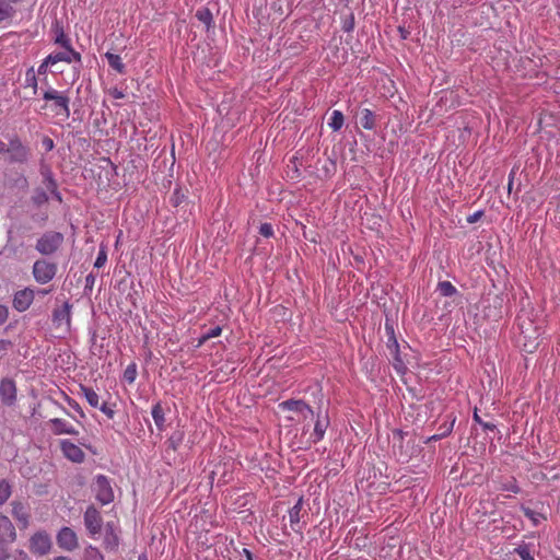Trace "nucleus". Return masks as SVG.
<instances>
[{"label": "nucleus", "instance_id": "nucleus-3", "mask_svg": "<svg viewBox=\"0 0 560 560\" xmlns=\"http://www.w3.org/2000/svg\"><path fill=\"white\" fill-rule=\"evenodd\" d=\"M63 235L59 232L49 231L44 233L36 243V249L42 255H51L62 245Z\"/></svg>", "mask_w": 560, "mask_h": 560}, {"label": "nucleus", "instance_id": "nucleus-48", "mask_svg": "<svg viewBox=\"0 0 560 560\" xmlns=\"http://www.w3.org/2000/svg\"><path fill=\"white\" fill-rule=\"evenodd\" d=\"M103 413H105L109 419L114 417V410L110 409L106 402L100 405L97 407Z\"/></svg>", "mask_w": 560, "mask_h": 560}, {"label": "nucleus", "instance_id": "nucleus-40", "mask_svg": "<svg viewBox=\"0 0 560 560\" xmlns=\"http://www.w3.org/2000/svg\"><path fill=\"white\" fill-rule=\"evenodd\" d=\"M259 234L264 237H272L273 236V228L270 223H262L259 228Z\"/></svg>", "mask_w": 560, "mask_h": 560}, {"label": "nucleus", "instance_id": "nucleus-6", "mask_svg": "<svg viewBox=\"0 0 560 560\" xmlns=\"http://www.w3.org/2000/svg\"><path fill=\"white\" fill-rule=\"evenodd\" d=\"M35 299V291L31 288H24L14 293L12 306L15 311L22 313L30 308Z\"/></svg>", "mask_w": 560, "mask_h": 560}, {"label": "nucleus", "instance_id": "nucleus-32", "mask_svg": "<svg viewBox=\"0 0 560 560\" xmlns=\"http://www.w3.org/2000/svg\"><path fill=\"white\" fill-rule=\"evenodd\" d=\"M455 420H456V419H455V418H453V419L451 420V422L448 423V425H446V427H445L444 432H440V433H436V434H434V435H432V436H429V438L425 440V442H424V443L429 444V443H430V442H432V441H439V440H441V439H443V438L447 436V435L452 432V430H453V427H454Z\"/></svg>", "mask_w": 560, "mask_h": 560}, {"label": "nucleus", "instance_id": "nucleus-10", "mask_svg": "<svg viewBox=\"0 0 560 560\" xmlns=\"http://www.w3.org/2000/svg\"><path fill=\"white\" fill-rule=\"evenodd\" d=\"M57 544L61 549L72 551L78 547L77 534L70 527H62L57 535Z\"/></svg>", "mask_w": 560, "mask_h": 560}, {"label": "nucleus", "instance_id": "nucleus-64", "mask_svg": "<svg viewBox=\"0 0 560 560\" xmlns=\"http://www.w3.org/2000/svg\"><path fill=\"white\" fill-rule=\"evenodd\" d=\"M54 560H71V559L68 557H57Z\"/></svg>", "mask_w": 560, "mask_h": 560}, {"label": "nucleus", "instance_id": "nucleus-35", "mask_svg": "<svg viewBox=\"0 0 560 560\" xmlns=\"http://www.w3.org/2000/svg\"><path fill=\"white\" fill-rule=\"evenodd\" d=\"M43 175H44V184H45L46 188L50 192H56L57 183L54 179L51 172L49 170H47L46 172H43Z\"/></svg>", "mask_w": 560, "mask_h": 560}, {"label": "nucleus", "instance_id": "nucleus-15", "mask_svg": "<svg viewBox=\"0 0 560 560\" xmlns=\"http://www.w3.org/2000/svg\"><path fill=\"white\" fill-rule=\"evenodd\" d=\"M67 51L65 52H56L50 54L46 57V65H56L57 62L65 61L67 63H71L73 61H80L81 56L79 52L73 50L71 47L66 48Z\"/></svg>", "mask_w": 560, "mask_h": 560}, {"label": "nucleus", "instance_id": "nucleus-11", "mask_svg": "<svg viewBox=\"0 0 560 560\" xmlns=\"http://www.w3.org/2000/svg\"><path fill=\"white\" fill-rule=\"evenodd\" d=\"M16 539V530L13 523L5 515H0V545L12 544Z\"/></svg>", "mask_w": 560, "mask_h": 560}, {"label": "nucleus", "instance_id": "nucleus-20", "mask_svg": "<svg viewBox=\"0 0 560 560\" xmlns=\"http://www.w3.org/2000/svg\"><path fill=\"white\" fill-rule=\"evenodd\" d=\"M12 505V515L13 517L20 522L24 527L28 525L30 513L28 508L19 501H13Z\"/></svg>", "mask_w": 560, "mask_h": 560}, {"label": "nucleus", "instance_id": "nucleus-34", "mask_svg": "<svg viewBox=\"0 0 560 560\" xmlns=\"http://www.w3.org/2000/svg\"><path fill=\"white\" fill-rule=\"evenodd\" d=\"M137 378V364L130 363L124 371V380L132 384Z\"/></svg>", "mask_w": 560, "mask_h": 560}, {"label": "nucleus", "instance_id": "nucleus-50", "mask_svg": "<svg viewBox=\"0 0 560 560\" xmlns=\"http://www.w3.org/2000/svg\"><path fill=\"white\" fill-rule=\"evenodd\" d=\"M95 283V276L93 273H89L85 277V289H92Z\"/></svg>", "mask_w": 560, "mask_h": 560}, {"label": "nucleus", "instance_id": "nucleus-12", "mask_svg": "<svg viewBox=\"0 0 560 560\" xmlns=\"http://www.w3.org/2000/svg\"><path fill=\"white\" fill-rule=\"evenodd\" d=\"M0 398L4 405L11 406L16 399V386L13 380L3 378L0 382Z\"/></svg>", "mask_w": 560, "mask_h": 560}, {"label": "nucleus", "instance_id": "nucleus-22", "mask_svg": "<svg viewBox=\"0 0 560 560\" xmlns=\"http://www.w3.org/2000/svg\"><path fill=\"white\" fill-rule=\"evenodd\" d=\"M152 418L154 423L159 430H164L165 428V410L160 401L152 406L151 410Z\"/></svg>", "mask_w": 560, "mask_h": 560}, {"label": "nucleus", "instance_id": "nucleus-31", "mask_svg": "<svg viewBox=\"0 0 560 560\" xmlns=\"http://www.w3.org/2000/svg\"><path fill=\"white\" fill-rule=\"evenodd\" d=\"M498 489L501 491H510L515 494L520 493V491H521V489L517 485V481L514 477H511L505 482H502Z\"/></svg>", "mask_w": 560, "mask_h": 560}, {"label": "nucleus", "instance_id": "nucleus-16", "mask_svg": "<svg viewBox=\"0 0 560 560\" xmlns=\"http://www.w3.org/2000/svg\"><path fill=\"white\" fill-rule=\"evenodd\" d=\"M280 407L284 410L299 412L304 418H307L308 416L314 417L313 409L303 400L288 399L282 401Z\"/></svg>", "mask_w": 560, "mask_h": 560}, {"label": "nucleus", "instance_id": "nucleus-33", "mask_svg": "<svg viewBox=\"0 0 560 560\" xmlns=\"http://www.w3.org/2000/svg\"><path fill=\"white\" fill-rule=\"evenodd\" d=\"M83 560H104V557L96 547L89 546L84 550Z\"/></svg>", "mask_w": 560, "mask_h": 560}, {"label": "nucleus", "instance_id": "nucleus-36", "mask_svg": "<svg viewBox=\"0 0 560 560\" xmlns=\"http://www.w3.org/2000/svg\"><path fill=\"white\" fill-rule=\"evenodd\" d=\"M11 495V487L10 485L1 480L0 481V505H2Z\"/></svg>", "mask_w": 560, "mask_h": 560}, {"label": "nucleus", "instance_id": "nucleus-37", "mask_svg": "<svg viewBox=\"0 0 560 560\" xmlns=\"http://www.w3.org/2000/svg\"><path fill=\"white\" fill-rule=\"evenodd\" d=\"M472 419L475 422H477L478 424H480L483 430H487V431H494L497 429V425L492 422H486L485 420H482L480 418V416L478 415V410L477 408H475V411H474V416H472Z\"/></svg>", "mask_w": 560, "mask_h": 560}, {"label": "nucleus", "instance_id": "nucleus-2", "mask_svg": "<svg viewBox=\"0 0 560 560\" xmlns=\"http://www.w3.org/2000/svg\"><path fill=\"white\" fill-rule=\"evenodd\" d=\"M92 490L101 504L106 505L114 501V490L106 476L97 475L92 483Z\"/></svg>", "mask_w": 560, "mask_h": 560}, {"label": "nucleus", "instance_id": "nucleus-41", "mask_svg": "<svg viewBox=\"0 0 560 560\" xmlns=\"http://www.w3.org/2000/svg\"><path fill=\"white\" fill-rule=\"evenodd\" d=\"M106 261H107V254L104 249H101L95 259L94 267L101 268L106 264Z\"/></svg>", "mask_w": 560, "mask_h": 560}, {"label": "nucleus", "instance_id": "nucleus-58", "mask_svg": "<svg viewBox=\"0 0 560 560\" xmlns=\"http://www.w3.org/2000/svg\"><path fill=\"white\" fill-rule=\"evenodd\" d=\"M394 436H395V438H396V436H398V438H399V440H400V441H402V439H404V432H402V431H400V430H396V431H394Z\"/></svg>", "mask_w": 560, "mask_h": 560}, {"label": "nucleus", "instance_id": "nucleus-43", "mask_svg": "<svg viewBox=\"0 0 560 560\" xmlns=\"http://www.w3.org/2000/svg\"><path fill=\"white\" fill-rule=\"evenodd\" d=\"M12 348V342L10 340H0V354L4 355Z\"/></svg>", "mask_w": 560, "mask_h": 560}, {"label": "nucleus", "instance_id": "nucleus-63", "mask_svg": "<svg viewBox=\"0 0 560 560\" xmlns=\"http://www.w3.org/2000/svg\"><path fill=\"white\" fill-rule=\"evenodd\" d=\"M174 196L176 197V200H175L174 205L177 206L179 200H180V197H178V192L177 191L174 194Z\"/></svg>", "mask_w": 560, "mask_h": 560}, {"label": "nucleus", "instance_id": "nucleus-55", "mask_svg": "<svg viewBox=\"0 0 560 560\" xmlns=\"http://www.w3.org/2000/svg\"><path fill=\"white\" fill-rule=\"evenodd\" d=\"M8 145H9V143H5L0 140V153L1 154H5L8 152Z\"/></svg>", "mask_w": 560, "mask_h": 560}, {"label": "nucleus", "instance_id": "nucleus-38", "mask_svg": "<svg viewBox=\"0 0 560 560\" xmlns=\"http://www.w3.org/2000/svg\"><path fill=\"white\" fill-rule=\"evenodd\" d=\"M524 515L529 518L535 526L539 524L540 518L542 517L541 514L533 511L529 508H522Z\"/></svg>", "mask_w": 560, "mask_h": 560}, {"label": "nucleus", "instance_id": "nucleus-57", "mask_svg": "<svg viewBox=\"0 0 560 560\" xmlns=\"http://www.w3.org/2000/svg\"><path fill=\"white\" fill-rule=\"evenodd\" d=\"M399 447H400L399 456L402 458V460L408 462L409 458H410V455L402 453V451H401L402 446L401 445Z\"/></svg>", "mask_w": 560, "mask_h": 560}, {"label": "nucleus", "instance_id": "nucleus-53", "mask_svg": "<svg viewBox=\"0 0 560 560\" xmlns=\"http://www.w3.org/2000/svg\"><path fill=\"white\" fill-rule=\"evenodd\" d=\"M398 32H399L400 37H401L402 39H407V38H408V36L410 35V32H409L408 30H406L405 27H402V26H399V27H398Z\"/></svg>", "mask_w": 560, "mask_h": 560}, {"label": "nucleus", "instance_id": "nucleus-4", "mask_svg": "<svg viewBox=\"0 0 560 560\" xmlns=\"http://www.w3.org/2000/svg\"><path fill=\"white\" fill-rule=\"evenodd\" d=\"M57 265L45 259H38L34 262L32 273L35 281L39 284L50 282L57 273Z\"/></svg>", "mask_w": 560, "mask_h": 560}, {"label": "nucleus", "instance_id": "nucleus-59", "mask_svg": "<svg viewBox=\"0 0 560 560\" xmlns=\"http://www.w3.org/2000/svg\"><path fill=\"white\" fill-rule=\"evenodd\" d=\"M48 65H46V59L44 60V62L39 66L38 68V72L39 73H43L46 71V68H47Z\"/></svg>", "mask_w": 560, "mask_h": 560}, {"label": "nucleus", "instance_id": "nucleus-30", "mask_svg": "<svg viewBox=\"0 0 560 560\" xmlns=\"http://www.w3.org/2000/svg\"><path fill=\"white\" fill-rule=\"evenodd\" d=\"M14 10L8 0H0V22L10 19Z\"/></svg>", "mask_w": 560, "mask_h": 560}, {"label": "nucleus", "instance_id": "nucleus-23", "mask_svg": "<svg viewBox=\"0 0 560 560\" xmlns=\"http://www.w3.org/2000/svg\"><path fill=\"white\" fill-rule=\"evenodd\" d=\"M105 58L107 59V62L110 68L116 70L118 73L122 74L126 71V67L120 58L119 55L113 54V52H106Z\"/></svg>", "mask_w": 560, "mask_h": 560}, {"label": "nucleus", "instance_id": "nucleus-60", "mask_svg": "<svg viewBox=\"0 0 560 560\" xmlns=\"http://www.w3.org/2000/svg\"><path fill=\"white\" fill-rule=\"evenodd\" d=\"M54 195V197L59 201L61 202L62 198H61V195L60 192L58 191V188L56 189V192H51Z\"/></svg>", "mask_w": 560, "mask_h": 560}, {"label": "nucleus", "instance_id": "nucleus-62", "mask_svg": "<svg viewBox=\"0 0 560 560\" xmlns=\"http://www.w3.org/2000/svg\"><path fill=\"white\" fill-rule=\"evenodd\" d=\"M512 186H513V178H512V174H511V175H510L509 185H508L509 192H511V190H512Z\"/></svg>", "mask_w": 560, "mask_h": 560}, {"label": "nucleus", "instance_id": "nucleus-47", "mask_svg": "<svg viewBox=\"0 0 560 560\" xmlns=\"http://www.w3.org/2000/svg\"><path fill=\"white\" fill-rule=\"evenodd\" d=\"M109 95L113 97V98H116V100H120V98H124L125 97V93L117 89V88H113L108 91Z\"/></svg>", "mask_w": 560, "mask_h": 560}, {"label": "nucleus", "instance_id": "nucleus-21", "mask_svg": "<svg viewBox=\"0 0 560 560\" xmlns=\"http://www.w3.org/2000/svg\"><path fill=\"white\" fill-rule=\"evenodd\" d=\"M360 125L365 130H374L376 127V115L369 108L360 112Z\"/></svg>", "mask_w": 560, "mask_h": 560}, {"label": "nucleus", "instance_id": "nucleus-25", "mask_svg": "<svg viewBox=\"0 0 560 560\" xmlns=\"http://www.w3.org/2000/svg\"><path fill=\"white\" fill-rule=\"evenodd\" d=\"M196 18L203 23L207 28L213 25V15L209 8H200L196 11Z\"/></svg>", "mask_w": 560, "mask_h": 560}, {"label": "nucleus", "instance_id": "nucleus-51", "mask_svg": "<svg viewBox=\"0 0 560 560\" xmlns=\"http://www.w3.org/2000/svg\"><path fill=\"white\" fill-rule=\"evenodd\" d=\"M10 558V553L4 545H0V560H8Z\"/></svg>", "mask_w": 560, "mask_h": 560}, {"label": "nucleus", "instance_id": "nucleus-52", "mask_svg": "<svg viewBox=\"0 0 560 560\" xmlns=\"http://www.w3.org/2000/svg\"><path fill=\"white\" fill-rule=\"evenodd\" d=\"M482 215V212L478 211L467 218L468 223L477 222Z\"/></svg>", "mask_w": 560, "mask_h": 560}, {"label": "nucleus", "instance_id": "nucleus-5", "mask_svg": "<svg viewBox=\"0 0 560 560\" xmlns=\"http://www.w3.org/2000/svg\"><path fill=\"white\" fill-rule=\"evenodd\" d=\"M28 149L21 142L19 137L13 136L9 139L8 152L11 162L23 163L28 158Z\"/></svg>", "mask_w": 560, "mask_h": 560}, {"label": "nucleus", "instance_id": "nucleus-14", "mask_svg": "<svg viewBox=\"0 0 560 560\" xmlns=\"http://www.w3.org/2000/svg\"><path fill=\"white\" fill-rule=\"evenodd\" d=\"M329 425V418L327 415L325 416H320V415H317V419L315 421V425H314V430L313 432L311 433L310 438H308V443L310 444H316L318 443L319 441H322L325 436V433H326V430Z\"/></svg>", "mask_w": 560, "mask_h": 560}, {"label": "nucleus", "instance_id": "nucleus-46", "mask_svg": "<svg viewBox=\"0 0 560 560\" xmlns=\"http://www.w3.org/2000/svg\"><path fill=\"white\" fill-rule=\"evenodd\" d=\"M9 317V308L5 305H0V325L4 324Z\"/></svg>", "mask_w": 560, "mask_h": 560}, {"label": "nucleus", "instance_id": "nucleus-19", "mask_svg": "<svg viewBox=\"0 0 560 560\" xmlns=\"http://www.w3.org/2000/svg\"><path fill=\"white\" fill-rule=\"evenodd\" d=\"M52 322L57 327H60L62 325H66L68 328L70 327L71 304L69 302H65L61 307L54 310Z\"/></svg>", "mask_w": 560, "mask_h": 560}, {"label": "nucleus", "instance_id": "nucleus-13", "mask_svg": "<svg viewBox=\"0 0 560 560\" xmlns=\"http://www.w3.org/2000/svg\"><path fill=\"white\" fill-rule=\"evenodd\" d=\"M51 432L56 435L68 434L78 435L79 431L67 420L54 418L48 421Z\"/></svg>", "mask_w": 560, "mask_h": 560}, {"label": "nucleus", "instance_id": "nucleus-45", "mask_svg": "<svg viewBox=\"0 0 560 560\" xmlns=\"http://www.w3.org/2000/svg\"><path fill=\"white\" fill-rule=\"evenodd\" d=\"M354 27V16L353 14H350V18L346 20L342 24V30L345 32H351Z\"/></svg>", "mask_w": 560, "mask_h": 560}, {"label": "nucleus", "instance_id": "nucleus-49", "mask_svg": "<svg viewBox=\"0 0 560 560\" xmlns=\"http://www.w3.org/2000/svg\"><path fill=\"white\" fill-rule=\"evenodd\" d=\"M68 404L71 408H73L77 412H79L81 417H84V412H83L82 408L75 400L69 398Z\"/></svg>", "mask_w": 560, "mask_h": 560}, {"label": "nucleus", "instance_id": "nucleus-28", "mask_svg": "<svg viewBox=\"0 0 560 560\" xmlns=\"http://www.w3.org/2000/svg\"><path fill=\"white\" fill-rule=\"evenodd\" d=\"M221 332H222V328L220 326H215V327L209 329L206 334H203L198 339L197 347H201L202 345H205L211 338L219 337L221 335Z\"/></svg>", "mask_w": 560, "mask_h": 560}, {"label": "nucleus", "instance_id": "nucleus-26", "mask_svg": "<svg viewBox=\"0 0 560 560\" xmlns=\"http://www.w3.org/2000/svg\"><path fill=\"white\" fill-rule=\"evenodd\" d=\"M345 124V116L340 110H334L331 113L328 126L334 130L338 131L342 128Z\"/></svg>", "mask_w": 560, "mask_h": 560}, {"label": "nucleus", "instance_id": "nucleus-1", "mask_svg": "<svg viewBox=\"0 0 560 560\" xmlns=\"http://www.w3.org/2000/svg\"><path fill=\"white\" fill-rule=\"evenodd\" d=\"M45 101H51V110L56 116H61L63 119L70 117V98L62 92L55 89H49L43 94Z\"/></svg>", "mask_w": 560, "mask_h": 560}, {"label": "nucleus", "instance_id": "nucleus-54", "mask_svg": "<svg viewBox=\"0 0 560 560\" xmlns=\"http://www.w3.org/2000/svg\"><path fill=\"white\" fill-rule=\"evenodd\" d=\"M26 77H27V80H31V84H33L34 86L37 85V80H36V77L34 74L33 70H30L27 72Z\"/></svg>", "mask_w": 560, "mask_h": 560}, {"label": "nucleus", "instance_id": "nucleus-61", "mask_svg": "<svg viewBox=\"0 0 560 560\" xmlns=\"http://www.w3.org/2000/svg\"><path fill=\"white\" fill-rule=\"evenodd\" d=\"M50 292V290H47V289H40L37 291L38 294H42V295H46Z\"/></svg>", "mask_w": 560, "mask_h": 560}, {"label": "nucleus", "instance_id": "nucleus-18", "mask_svg": "<svg viewBox=\"0 0 560 560\" xmlns=\"http://www.w3.org/2000/svg\"><path fill=\"white\" fill-rule=\"evenodd\" d=\"M304 514H306V512H303V499L300 498L289 510L290 525L295 533H300L302 530V525L300 523Z\"/></svg>", "mask_w": 560, "mask_h": 560}, {"label": "nucleus", "instance_id": "nucleus-8", "mask_svg": "<svg viewBox=\"0 0 560 560\" xmlns=\"http://www.w3.org/2000/svg\"><path fill=\"white\" fill-rule=\"evenodd\" d=\"M50 547V537L45 532H37L30 539V550L35 555H46Z\"/></svg>", "mask_w": 560, "mask_h": 560}, {"label": "nucleus", "instance_id": "nucleus-44", "mask_svg": "<svg viewBox=\"0 0 560 560\" xmlns=\"http://www.w3.org/2000/svg\"><path fill=\"white\" fill-rule=\"evenodd\" d=\"M42 145L47 152L51 151L55 148L54 140L47 136L43 138Z\"/></svg>", "mask_w": 560, "mask_h": 560}, {"label": "nucleus", "instance_id": "nucleus-42", "mask_svg": "<svg viewBox=\"0 0 560 560\" xmlns=\"http://www.w3.org/2000/svg\"><path fill=\"white\" fill-rule=\"evenodd\" d=\"M57 44H60L62 47L65 48H70L71 45H70V39L63 34V32L61 31L59 33V35L56 37V40H55Z\"/></svg>", "mask_w": 560, "mask_h": 560}, {"label": "nucleus", "instance_id": "nucleus-56", "mask_svg": "<svg viewBox=\"0 0 560 560\" xmlns=\"http://www.w3.org/2000/svg\"><path fill=\"white\" fill-rule=\"evenodd\" d=\"M243 555L245 556L246 560H254L253 553L248 549L244 548Z\"/></svg>", "mask_w": 560, "mask_h": 560}, {"label": "nucleus", "instance_id": "nucleus-9", "mask_svg": "<svg viewBox=\"0 0 560 560\" xmlns=\"http://www.w3.org/2000/svg\"><path fill=\"white\" fill-rule=\"evenodd\" d=\"M60 450L63 456L73 463L80 464L85 459V454L81 447L69 440L60 441Z\"/></svg>", "mask_w": 560, "mask_h": 560}, {"label": "nucleus", "instance_id": "nucleus-27", "mask_svg": "<svg viewBox=\"0 0 560 560\" xmlns=\"http://www.w3.org/2000/svg\"><path fill=\"white\" fill-rule=\"evenodd\" d=\"M438 291L442 296H453L457 293V289L450 281L439 282Z\"/></svg>", "mask_w": 560, "mask_h": 560}, {"label": "nucleus", "instance_id": "nucleus-39", "mask_svg": "<svg viewBox=\"0 0 560 560\" xmlns=\"http://www.w3.org/2000/svg\"><path fill=\"white\" fill-rule=\"evenodd\" d=\"M32 200H33V202L35 205L40 206V205H43V203L48 201V196H47V194L44 190L37 189L34 192V195L32 197Z\"/></svg>", "mask_w": 560, "mask_h": 560}, {"label": "nucleus", "instance_id": "nucleus-7", "mask_svg": "<svg viewBox=\"0 0 560 560\" xmlns=\"http://www.w3.org/2000/svg\"><path fill=\"white\" fill-rule=\"evenodd\" d=\"M84 525L92 536L101 533L103 518L100 511L94 505L88 506L84 513Z\"/></svg>", "mask_w": 560, "mask_h": 560}, {"label": "nucleus", "instance_id": "nucleus-29", "mask_svg": "<svg viewBox=\"0 0 560 560\" xmlns=\"http://www.w3.org/2000/svg\"><path fill=\"white\" fill-rule=\"evenodd\" d=\"M514 552L517 553L522 560H535L528 544L518 545L514 549Z\"/></svg>", "mask_w": 560, "mask_h": 560}, {"label": "nucleus", "instance_id": "nucleus-17", "mask_svg": "<svg viewBox=\"0 0 560 560\" xmlns=\"http://www.w3.org/2000/svg\"><path fill=\"white\" fill-rule=\"evenodd\" d=\"M520 329L521 336L524 338L523 349L529 353L534 352L539 343L536 328H524V324H520Z\"/></svg>", "mask_w": 560, "mask_h": 560}, {"label": "nucleus", "instance_id": "nucleus-24", "mask_svg": "<svg viewBox=\"0 0 560 560\" xmlns=\"http://www.w3.org/2000/svg\"><path fill=\"white\" fill-rule=\"evenodd\" d=\"M80 390L91 407L97 408L100 406V396L93 388L81 385Z\"/></svg>", "mask_w": 560, "mask_h": 560}]
</instances>
